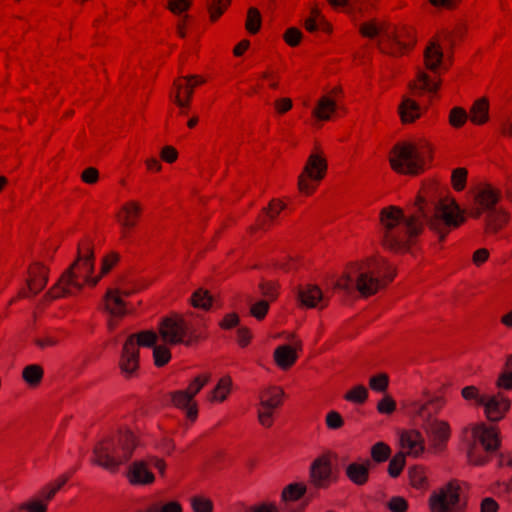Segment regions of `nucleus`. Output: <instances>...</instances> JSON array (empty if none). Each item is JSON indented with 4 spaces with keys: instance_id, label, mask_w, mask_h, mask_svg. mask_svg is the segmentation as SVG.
Wrapping results in <instances>:
<instances>
[{
    "instance_id": "dca6fc26",
    "label": "nucleus",
    "mask_w": 512,
    "mask_h": 512,
    "mask_svg": "<svg viewBox=\"0 0 512 512\" xmlns=\"http://www.w3.org/2000/svg\"><path fill=\"white\" fill-rule=\"evenodd\" d=\"M284 392L280 388H268L261 396L260 405L263 410H259V422L266 427L272 425V411L279 407L282 403Z\"/></svg>"
},
{
    "instance_id": "9d476101",
    "label": "nucleus",
    "mask_w": 512,
    "mask_h": 512,
    "mask_svg": "<svg viewBox=\"0 0 512 512\" xmlns=\"http://www.w3.org/2000/svg\"><path fill=\"white\" fill-rule=\"evenodd\" d=\"M426 152L409 142L396 144L390 156V165L398 173L416 175L424 169Z\"/></svg>"
},
{
    "instance_id": "58836bf2",
    "label": "nucleus",
    "mask_w": 512,
    "mask_h": 512,
    "mask_svg": "<svg viewBox=\"0 0 512 512\" xmlns=\"http://www.w3.org/2000/svg\"><path fill=\"white\" fill-rule=\"evenodd\" d=\"M506 366L509 370L500 374L497 385L501 389L510 390L512 389V355L508 357Z\"/></svg>"
},
{
    "instance_id": "4be33fe9",
    "label": "nucleus",
    "mask_w": 512,
    "mask_h": 512,
    "mask_svg": "<svg viewBox=\"0 0 512 512\" xmlns=\"http://www.w3.org/2000/svg\"><path fill=\"white\" fill-rule=\"evenodd\" d=\"M400 444L408 454L413 456H418L424 449L422 436L415 430L402 432Z\"/></svg>"
},
{
    "instance_id": "a211bd4d",
    "label": "nucleus",
    "mask_w": 512,
    "mask_h": 512,
    "mask_svg": "<svg viewBox=\"0 0 512 512\" xmlns=\"http://www.w3.org/2000/svg\"><path fill=\"white\" fill-rule=\"evenodd\" d=\"M142 208L136 201H130L124 204L121 211L116 215L118 222L122 227V238H129V230L132 229L140 216Z\"/></svg>"
},
{
    "instance_id": "e433bc0d",
    "label": "nucleus",
    "mask_w": 512,
    "mask_h": 512,
    "mask_svg": "<svg viewBox=\"0 0 512 512\" xmlns=\"http://www.w3.org/2000/svg\"><path fill=\"white\" fill-rule=\"evenodd\" d=\"M391 450L388 445L383 442H377L371 448V456L375 462H384L390 456Z\"/></svg>"
},
{
    "instance_id": "6ab92c4d",
    "label": "nucleus",
    "mask_w": 512,
    "mask_h": 512,
    "mask_svg": "<svg viewBox=\"0 0 512 512\" xmlns=\"http://www.w3.org/2000/svg\"><path fill=\"white\" fill-rule=\"evenodd\" d=\"M129 292L118 289H108L105 294V309L113 317H123L128 313L126 303L122 296H129Z\"/></svg>"
},
{
    "instance_id": "8fccbe9b",
    "label": "nucleus",
    "mask_w": 512,
    "mask_h": 512,
    "mask_svg": "<svg viewBox=\"0 0 512 512\" xmlns=\"http://www.w3.org/2000/svg\"><path fill=\"white\" fill-rule=\"evenodd\" d=\"M344 420L342 416L336 411H330L326 415V425L329 429L336 430L343 426Z\"/></svg>"
},
{
    "instance_id": "3c124183",
    "label": "nucleus",
    "mask_w": 512,
    "mask_h": 512,
    "mask_svg": "<svg viewBox=\"0 0 512 512\" xmlns=\"http://www.w3.org/2000/svg\"><path fill=\"white\" fill-rule=\"evenodd\" d=\"M419 81L421 82L422 89L430 93L436 92L439 87V83L425 73L419 75Z\"/></svg>"
},
{
    "instance_id": "7c9ffc66",
    "label": "nucleus",
    "mask_w": 512,
    "mask_h": 512,
    "mask_svg": "<svg viewBox=\"0 0 512 512\" xmlns=\"http://www.w3.org/2000/svg\"><path fill=\"white\" fill-rule=\"evenodd\" d=\"M444 403L445 401L442 397L430 396L426 402L413 401L409 406V413L412 414V407L414 404H419L424 406L425 411L431 412V418H435L434 415L437 414L442 409Z\"/></svg>"
},
{
    "instance_id": "c756f323",
    "label": "nucleus",
    "mask_w": 512,
    "mask_h": 512,
    "mask_svg": "<svg viewBox=\"0 0 512 512\" xmlns=\"http://www.w3.org/2000/svg\"><path fill=\"white\" fill-rule=\"evenodd\" d=\"M489 104L487 99H478L471 108V121L475 124H483L488 120Z\"/></svg>"
},
{
    "instance_id": "a19ab883",
    "label": "nucleus",
    "mask_w": 512,
    "mask_h": 512,
    "mask_svg": "<svg viewBox=\"0 0 512 512\" xmlns=\"http://www.w3.org/2000/svg\"><path fill=\"white\" fill-rule=\"evenodd\" d=\"M468 119L467 112L461 107H454L450 111L449 122L453 127H461Z\"/></svg>"
},
{
    "instance_id": "c85d7f7f",
    "label": "nucleus",
    "mask_w": 512,
    "mask_h": 512,
    "mask_svg": "<svg viewBox=\"0 0 512 512\" xmlns=\"http://www.w3.org/2000/svg\"><path fill=\"white\" fill-rule=\"evenodd\" d=\"M305 28L309 32H315L319 29L326 32L330 30L328 22L316 7L311 9V16L305 20Z\"/></svg>"
},
{
    "instance_id": "13d9d810",
    "label": "nucleus",
    "mask_w": 512,
    "mask_h": 512,
    "mask_svg": "<svg viewBox=\"0 0 512 512\" xmlns=\"http://www.w3.org/2000/svg\"><path fill=\"white\" fill-rule=\"evenodd\" d=\"M388 507L392 512H405L407 509V502L402 497H393L389 501Z\"/></svg>"
},
{
    "instance_id": "338daca9",
    "label": "nucleus",
    "mask_w": 512,
    "mask_h": 512,
    "mask_svg": "<svg viewBox=\"0 0 512 512\" xmlns=\"http://www.w3.org/2000/svg\"><path fill=\"white\" fill-rule=\"evenodd\" d=\"M237 338H238V343L241 346H246L249 343L250 338H251L249 330L246 328H243V327L239 328L237 331Z\"/></svg>"
},
{
    "instance_id": "69168bd1",
    "label": "nucleus",
    "mask_w": 512,
    "mask_h": 512,
    "mask_svg": "<svg viewBox=\"0 0 512 512\" xmlns=\"http://www.w3.org/2000/svg\"><path fill=\"white\" fill-rule=\"evenodd\" d=\"M498 504L492 498H485L481 503V512H497Z\"/></svg>"
},
{
    "instance_id": "412c9836",
    "label": "nucleus",
    "mask_w": 512,
    "mask_h": 512,
    "mask_svg": "<svg viewBox=\"0 0 512 512\" xmlns=\"http://www.w3.org/2000/svg\"><path fill=\"white\" fill-rule=\"evenodd\" d=\"M424 59L426 67L432 72H437L440 68H446L442 47L435 41L426 47Z\"/></svg>"
},
{
    "instance_id": "2f4dec72",
    "label": "nucleus",
    "mask_w": 512,
    "mask_h": 512,
    "mask_svg": "<svg viewBox=\"0 0 512 512\" xmlns=\"http://www.w3.org/2000/svg\"><path fill=\"white\" fill-rule=\"evenodd\" d=\"M191 303L195 308L208 310L212 305V297L207 290L198 289L193 293Z\"/></svg>"
},
{
    "instance_id": "4468645a",
    "label": "nucleus",
    "mask_w": 512,
    "mask_h": 512,
    "mask_svg": "<svg viewBox=\"0 0 512 512\" xmlns=\"http://www.w3.org/2000/svg\"><path fill=\"white\" fill-rule=\"evenodd\" d=\"M327 170L326 160L317 153H312L298 178V186L301 192L310 194L315 186L310 181L319 182Z\"/></svg>"
},
{
    "instance_id": "1a4fd4ad",
    "label": "nucleus",
    "mask_w": 512,
    "mask_h": 512,
    "mask_svg": "<svg viewBox=\"0 0 512 512\" xmlns=\"http://www.w3.org/2000/svg\"><path fill=\"white\" fill-rule=\"evenodd\" d=\"M159 335L165 344L187 346L198 341L201 336L197 322H191L179 316L162 319Z\"/></svg>"
},
{
    "instance_id": "6e6552de",
    "label": "nucleus",
    "mask_w": 512,
    "mask_h": 512,
    "mask_svg": "<svg viewBox=\"0 0 512 512\" xmlns=\"http://www.w3.org/2000/svg\"><path fill=\"white\" fill-rule=\"evenodd\" d=\"M499 438L493 427L484 423L472 429V440L467 442V458L474 465H483L488 455L494 453L499 447Z\"/></svg>"
},
{
    "instance_id": "393cba45",
    "label": "nucleus",
    "mask_w": 512,
    "mask_h": 512,
    "mask_svg": "<svg viewBox=\"0 0 512 512\" xmlns=\"http://www.w3.org/2000/svg\"><path fill=\"white\" fill-rule=\"evenodd\" d=\"M336 109V100L331 96L325 95L319 99L317 106L313 110V115L319 120L326 121L331 118Z\"/></svg>"
},
{
    "instance_id": "9b49d317",
    "label": "nucleus",
    "mask_w": 512,
    "mask_h": 512,
    "mask_svg": "<svg viewBox=\"0 0 512 512\" xmlns=\"http://www.w3.org/2000/svg\"><path fill=\"white\" fill-rule=\"evenodd\" d=\"M462 396L466 400H474L477 405L483 406L485 414L490 421L500 420L507 412L510 402L503 394L488 396L479 394L474 386L462 389Z\"/></svg>"
},
{
    "instance_id": "6e6d98bb",
    "label": "nucleus",
    "mask_w": 512,
    "mask_h": 512,
    "mask_svg": "<svg viewBox=\"0 0 512 512\" xmlns=\"http://www.w3.org/2000/svg\"><path fill=\"white\" fill-rule=\"evenodd\" d=\"M168 7L174 14L179 15L190 7V0H170Z\"/></svg>"
},
{
    "instance_id": "37998d69",
    "label": "nucleus",
    "mask_w": 512,
    "mask_h": 512,
    "mask_svg": "<svg viewBox=\"0 0 512 512\" xmlns=\"http://www.w3.org/2000/svg\"><path fill=\"white\" fill-rule=\"evenodd\" d=\"M175 87L177 88L178 92L177 94L175 95V103L180 107V108H186L188 107L189 105V101L192 97V93H193V86L191 84H186L185 85V93H186V96H185V100L182 99L180 97V90L183 88V85L182 84H179L177 82L174 83Z\"/></svg>"
},
{
    "instance_id": "0eeeda50",
    "label": "nucleus",
    "mask_w": 512,
    "mask_h": 512,
    "mask_svg": "<svg viewBox=\"0 0 512 512\" xmlns=\"http://www.w3.org/2000/svg\"><path fill=\"white\" fill-rule=\"evenodd\" d=\"M360 33L368 38L377 39L379 49L392 56L402 54L412 45V40L405 41L402 33L385 23L370 21L360 26Z\"/></svg>"
},
{
    "instance_id": "f3484780",
    "label": "nucleus",
    "mask_w": 512,
    "mask_h": 512,
    "mask_svg": "<svg viewBox=\"0 0 512 512\" xmlns=\"http://www.w3.org/2000/svg\"><path fill=\"white\" fill-rule=\"evenodd\" d=\"M333 480L332 465L327 455L317 457L310 466V481L317 488L327 487Z\"/></svg>"
},
{
    "instance_id": "f8f14e48",
    "label": "nucleus",
    "mask_w": 512,
    "mask_h": 512,
    "mask_svg": "<svg viewBox=\"0 0 512 512\" xmlns=\"http://www.w3.org/2000/svg\"><path fill=\"white\" fill-rule=\"evenodd\" d=\"M412 415L418 417L422 422V426L434 446L441 447L450 437V426L448 422L431 418V412L425 411L424 406L414 404L412 407Z\"/></svg>"
},
{
    "instance_id": "ea45409f",
    "label": "nucleus",
    "mask_w": 512,
    "mask_h": 512,
    "mask_svg": "<svg viewBox=\"0 0 512 512\" xmlns=\"http://www.w3.org/2000/svg\"><path fill=\"white\" fill-rule=\"evenodd\" d=\"M405 465V455L400 452L397 453L391 460L388 466V473L391 477H397Z\"/></svg>"
},
{
    "instance_id": "473e14b6",
    "label": "nucleus",
    "mask_w": 512,
    "mask_h": 512,
    "mask_svg": "<svg viewBox=\"0 0 512 512\" xmlns=\"http://www.w3.org/2000/svg\"><path fill=\"white\" fill-rule=\"evenodd\" d=\"M22 376L29 385L34 386L41 381L43 370L39 365H28L24 368Z\"/></svg>"
},
{
    "instance_id": "5701e85b",
    "label": "nucleus",
    "mask_w": 512,
    "mask_h": 512,
    "mask_svg": "<svg viewBox=\"0 0 512 512\" xmlns=\"http://www.w3.org/2000/svg\"><path fill=\"white\" fill-rule=\"evenodd\" d=\"M371 462H352L346 467V475L356 485H364L368 481Z\"/></svg>"
},
{
    "instance_id": "20e7f679",
    "label": "nucleus",
    "mask_w": 512,
    "mask_h": 512,
    "mask_svg": "<svg viewBox=\"0 0 512 512\" xmlns=\"http://www.w3.org/2000/svg\"><path fill=\"white\" fill-rule=\"evenodd\" d=\"M159 335L154 331H143L132 334L125 341L119 360V368L125 377H131L139 366V346L153 348L154 363L161 367L171 358L170 350L166 345H157Z\"/></svg>"
},
{
    "instance_id": "603ef678",
    "label": "nucleus",
    "mask_w": 512,
    "mask_h": 512,
    "mask_svg": "<svg viewBox=\"0 0 512 512\" xmlns=\"http://www.w3.org/2000/svg\"><path fill=\"white\" fill-rule=\"evenodd\" d=\"M19 509L26 510L27 512H46L47 506L39 500H32L30 502L22 503L19 506Z\"/></svg>"
},
{
    "instance_id": "72a5a7b5",
    "label": "nucleus",
    "mask_w": 512,
    "mask_h": 512,
    "mask_svg": "<svg viewBox=\"0 0 512 512\" xmlns=\"http://www.w3.org/2000/svg\"><path fill=\"white\" fill-rule=\"evenodd\" d=\"M230 386V378L225 377L220 379L215 389L211 392L210 400L224 401L230 392Z\"/></svg>"
},
{
    "instance_id": "a18cd8bd",
    "label": "nucleus",
    "mask_w": 512,
    "mask_h": 512,
    "mask_svg": "<svg viewBox=\"0 0 512 512\" xmlns=\"http://www.w3.org/2000/svg\"><path fill=\"white\" fill-rule=\"evenodd\" d=\"M467 178V170L465 168H457L452 172V184L454 189L460 191L464 189Z\"/></svg>"
},
{
    "instance_id": "4c0bfd02",
    "label": "nucleus",
    "mask_w": 512,
    "mask_h": 512,
    "mask_svg": "<svg viewBox=\"0 0 512 512\" xmlns=\"http://www.w3.org/2000/svg\"><path fill=\"white\" fill-rule=\"evenodd\" d=\"M229 4L230 0H210L207 5L211 20H217Z\"/></svg>"
},
{
    "instance_id": "4d7b16f0",
    "label": "nucleus",
    "mask_w": 512,
    "mask_h": 512,
    "mask_svg": "<svg viewBox=\"0 0 512 512\" xmlns=\"http://www.w3.org/2000/svg\"><path fill=\"white\" fill-rule=\"evenodd\" d=\"M119 260V255L117 253H111L107 257H105L102 261V267H101V277L102 275H105L108 273L112 267L117 263Z\"/></svg>"
},
{
    "instance_id": "423d86ee",
    "label": "nucleus",
    "mask_w": 512,
    "mask_h": 512,
    "mask_svg": "<svg viewBox=\"0 0 512 512\" xmlns=\"http://www.w3.org/2000/svg\"><path fill=\"white\" fill-rule=\"evenodd\" d=\"M499 192L486 185L478 188L473 197L469 215L482 219L488 231H497L508 221V214L498 205Z\"/></svg>"
},
{
    "instance_id": "7ed1b4c3",
    "label": "nucleus",
    "mask_w": 512,
    "mask_h": 512,
    "mask_svg": "<svg viewBox=\"0 0 512 512\" xmlns=\"http://www.w3.org/2000/svg\"><path fill=\"white\" fill-rule=\"evenodd\" d=\"M94 271V253L90 244H79L77 258L63 273L57 284L45 295L48 299L72 295L70 287L81 291L84 283L95 286L101 276L92 277Z\"/></svg>"
},
{
    "instance_id": "e2e57ef3",
    "label": "nucleus",
    "mask_w": 512,
    "mask_h": 512,
    "mask_svg": "<svg viewBox=\"0 0 512 512\" xmlns=\"http://www.w3.org/2000/svg\"><path fill=\"white\" fill-rule=\"evenodd\" d=\"M260 290L263 296L267 297L270 300L276 298L275 286L272 283H261Z\"/></svg>"
},
{
    "instance_id": "cd10ccee",
    "label": "nucleus",
    "mask_w": 512,
    "mask_h": 512,
    "mask_svg": "<svg viewBox=\"0 0 512 512\" xmlns=\"http://www.w3.org/2000/svg\"><path fill=\"white\" fill-rule=\"evenodd\" d=\"M48 276L46 269L38 265L32 272L31 278L28 281L30 292L33 294L39 293L47 284Z\"/></svg>"
},
{
    "instance_id": "79ce46f5",
    "label": "nucleus",
    "mask_w": 512,
    "mask_h": 512,
    "mask_svg": "<svg viewBox=\"0 0 512 512\" xmlns=\"http://www.w3.org/2000/svg\"><path fill=\"white\" fill-rule=\"evenodd\" d=\"M305 486L301 484H290L283 492L282 497L284 500H297L305 493Z\"/></svg>"
},
{
    "instance_id": "c9c22d12",
    "label": "nucleus",
    "mask_w": 512,
    "mask_h": 512,
    "mask_svg": "<svg viewBox=\"0 0 512 512\" xmlns=\"http://www.w3.org/2000/svg\"><path fill=\"white\" fill-rule=\"evenodd\" d=\"M260 27H261L260 12L254 7L249 8L247 20H246V29L250 33L255 34L259 31Z\"/></svg>"
},
{
    "instance_id": "49530a36",
    "label": "nucleus",
    "mask_w": 512,
    "mask_h": 512,
    "mask_svg": "<svg viewBox=\"0 0 512 512\" xmlns=\"http://www.w3.org/2000/svg\"><path fill=\"white\" fill-rule=\"evenodd\" d=\"M191 505L194 512H211L213 504L210 500L196 496L191 499Z\"/></svg>"
},
{
    "instance_id": "de8ad7c7",
    "label": "nucleus",
    "mask_w": 512,
    "mask_h": 512,
    "mask_svg": "<svg viewBox=\"0 0 512 512\" xmlns=\"http://www.w3.org/2000/svg\"><path fill=\"white\" fill-rule=\"evenodd\" d=\"M285 208V204L280 202V201H277V200H273L269 207L264 209L265 211V219L263 221V226L265 225V222L266 220H274L276 218V216Z\"/></svg>"
},
{
    "instance_id": "f257e3e1",
    "label": "nucleus",
    "mask_w": 512,
    "mask_h": 512,
    "mask_svg": "<svg viewBox=\"0 0 512 512\" xmlns=\"http://www.w3.org/2000/svg\"><path fill=\"white\" fill-rule=\"evenodd\" d=\"M430 185L417 197L414 210L406 215L402 209L389 206L380 212V233L384 247L401 251L428 225L443 240L445 235L465 220L464 211L454 199L445 198Z\"/></svg>"
},
{
    "instance_id": "aec40b11",
    "label": "nucleus",
    "mask_w": 512,
    "mask_h": 512,
    "mask_svg": "<svg viewBox=\"0 0 512 512\" xmlns=\"http://www.w3.org/2000/svg\"><path fill=\"white\" fill-rule=\"evenodd\" d=\"M127 475L130 482L135 485L151 484L155 480L153 473L148 469V463L142 460L133 462Z\"/></svg>"
},
{
    "instance_id": "a878e982",
    "label": "nucleus",
    "mask_w": 512,
    "mask_h": 512,
    "mask_svg": "<svg viewBox=\"0 0 512 512\" xmlns=\"http://www.w3.org/2000/svg\"><path fill=\"white\" fill-rule=\"evenodd\" d=\"M399 114L402 122L410 123L420 117V107L414 100L404 97L399 106Z\"/></svg>"
},
{
    "instance_id": "680f3d73",
    "label": "nucleus",
    "mask_w": 512,
    "mask_h": 512,
    "mask_svg": "<svg viewBox=\"0 0 512 512\" xmlns=\"http://www.w3.org/2000/svg\"><path fill=\"white\" fill-rule=\"evenodd\" d=\"M161 157L164 161L172 163L177 159V151L171 146H166L162 149Z\"/></svg>"
},
{
    "instance_id": "39448f33",
    "label": "nucleus",
    "mask_w": 512,
    "mask_h": 512,
    "mask_svg": "<svg viewBox=\"0 0 512 512\" xmlns=\"http://www.w3.org/2000/svg\"><path fill=\"white\" fill-rule=\"evenodd\" d=\"M136 438L130 431L100 441L93 449L92 462L111 472L127 462L136 447Z\"/></svg>"
},
{
    "instance_id": "052dcab7",
    "label": "nucleus",
    "mask_w": 512,
    "mask_h": 512,
    "mask_svg": "<svg viewBox=\"0 0 512 512\" xmlns=\"http://www.w3.org/2000/svg\"><path fill=\"white\" fill-rule=\"evenodd\" d=\"M239 323V317L235 313L227 314L224 319L220 322V326L224 329H230L237 326Z\"/></svg>"
},
{
    "instance_id": "ddd939ff",
    "label": "nucleus",
    "mask_w": 512,
    "mask_h": 512,
    "mask_svg": "<svg viewBox=\"0 0 512 512\" xmlns=\"http://www.w3.org/2000/svg\"><path fill=\"white\" fill-rule=\"evenodd\" d=\"M209 375L196 377L186 390H180L171 393V402L174 406L186 411L187 417L194 420L197 416V406L193 402L194 396L209 381Z\"/></svg>"
},
{
    "instance_id": "c03bdc74",
    "label": "nucleus",
    "mask_w": 512,
    "mask_h": 512,
    "mask_svg": "<svg viewBox=\"0 0 512 512\" xmlns=\"http://www.w3.org/2000/svg\"><path fill=\"white\" fill-rule=\"evenodd\" d=\"M248 302L251 304L250 313L259 320L263 319L269 309L268 301L260 300L256 303H252V299L248 298Z\"/></svg>"
},
{
    "instance_id": "0e129e2a",
    "label": "nucleus",
    "mask_w": 512,
    "mask_h": 512,
    "mask_svg": "<svg viewBox=\"0 0 512 512\" xmlns=\"http://www.w3.org/2000/svg\"><path fill=\"white\" fill-rule=\"evenodd\" d=\"M247 512H279L274 504L262 503L251 507Z\"/></svg>"
},
{
    "instance_id": "774afa93",
    "label": "nucleus",
    "mask_w": 512,
    "mask_h": 512,
    "mask_svg": "<svg viewBox=\"0 0 512 512\" xmlns=\"http://www.w3.org/2000/svg\"><path fill=\"white\" fill-rule=\"evenodd\" d=\"M489 256V252L485 248L478 249L473 255V261L476 265L484 263Z\"/></svg>"
},
{
    "instance_id": "f03ea898",
    "label": "nucleus",
    "mask_w": 512,
    "mask_h": 512,
    "mask_svg": "<svg viewBox=\"0 0 512 512\" xmlns=\"http://www.w3.org/2000/svg\"><path fill=\"white\" fill-rule=\"evenodd\" d=\"M393 277L394 272L384 260L371 259L366 263L351 266L335 282L334 287L348 295L358 291L362 296L367 297L375 294Z\"/></svg>"
},
{
    "instance_id": "864d4df0",
    "label": "nucleus",
    "mask_w": 512,
    "mask_h": 512,
    "mask_svg": "<svg viewBox=\"0 0 512 512\" xmlns=\"http://www.w3.org/2000/svg\"><path fill=\"white\" fill-rule=\"evenodd\" d=\"M395 408V401L390 396H385L377 405L378 411L383 414H390L395 410Z\"/></svg>"
},
{
    "instance_id": "2eb2a0df",
    "label": "nucleus",
    "mask_w": 512,
    "mask_h": 512,
    "mask_svg": "<svg viewBox=\"0 0 512 512\" xmlns=\"http://www.w3.org/2000/svg\"><path fill=\"white\" fill-rule=\"evenodd\" d=\"M432 512H452L460 509L459 488L452 484L433 492L430 496Z\"/></svg>"
},
{
    "instance_id": "b1692460",
    "label": "nucleus",
    "mask_w": 512,
    "mask_h": 512,
    "mask_svg": "<svg viewBox=\"0 0 512 512\" xmlns=\"http://www.w3.org/2000/svg\"><path fill=\"white\" fill-rule=\"evenodd\" d=\"M297 296L301 304L308 308H315L323 301V293L316 285H307L299 289Z\"/></svg>"
},
{
    "instance_id": "09e8293b",
    "label": "nucleus",
    "mask_w": 512,
    "mask_h": 512,
    "mask_svg": "<svg viewBox=\"0 0 512 512\" xmlns=\"http://www.w3.org/2000/svg\"><path fill=\"white\" fill-rule=\"evenodd\" d=\"M369 386L372 390L383 392L388 386V376L386 374H379L370 378Z\"/></svg>"
},
{
    "instance_id": "bf43d9fd",
    "label": "nucleus",
    "mask_w": 512,
    "mask_h": 512,
    "mask_svg": "<svg viewBox=\"0 0 512 512\" xmlns=\"http://www.w3.org/2000/svg\"><path fill=\"white\" fill-rule=\"evenodd\" d=\"M81 178L88 184H94L98 180V171L93 167H89L83 171Z\"/></svg>"
},
{
    "instance_id": "f704fd0d",
    "label": "nucleus",
    "mask_w": 512,
    "mask_h": 512,
    "mask_svg": "<svg viewBox=\"0 0 512 512\" xmlns=\"http://www.w3.org/2000/svg\"><path fill=\"white\" fill-rule=\"evenodd\" d=\"M367 397H368V390L363 385L355 386L349 392H347L344 396V398L347 401H350V402L356 403V404L364 403L367 400Z\"/></svg>"
},
{
    "instance_id": "5fc2aeb1",
    "label": "nucleus",
    "mask_w": 512,
    "mask_h": 512,
    "mask_svg": "<svg viewBox=\"0 0 512 512\" xmlns=\"http://www.w3.org/2000/svg\"><path fill=\"white\" fill-rule=\"evenodd\" d=\"M284 38L287 44L290 46H296L302 38V33L299 29L291 27L286 31Z\"/></svg>"
},
{
    "instance_id": "bb28decb",
    "label": "nucleus",
    "mask_w": 512,
    "mask_h": 512,
    "mask_svg": "<svg viewBox=\"0 0 512 512\" xmlns=\"http://www.w3.org/2000/svg\"><path fill=\"white\" fill-rule=\"evenodd\" d=\"M274 357L277 365L282 369L289 368L297 359L295 350L287 345L279 346L274 352Z\"/></svg>"
}]
</instances>
